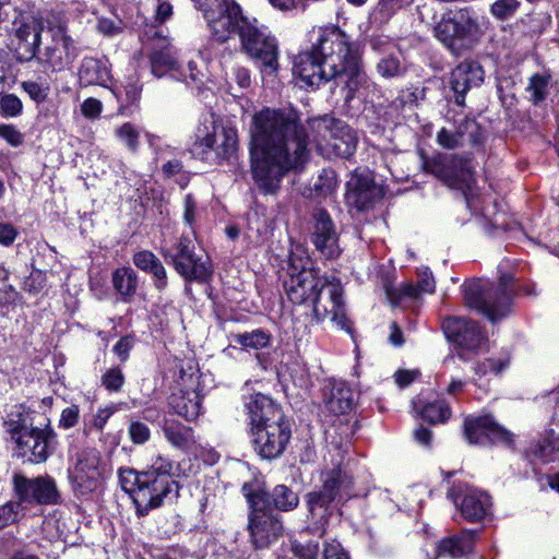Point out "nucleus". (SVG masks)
Listing matches in <instances>:
<instances>
[{
    "label": "nucleus",
    "mask_w": 559,
    "mask_h": 559,
    "mask_svg": "<svg viewBox=\"0 0 559 559\" xmlns=\"http://www.w3.org/2000/svg\"><path fill=\"white\" fill-rule=\"evenodd\" d=\"M454 130L463 145H477L483 140L481 128L474 119L462 118L455 122Z\"/></svg>",
    "instance_id": "nucleus-43"
},
{
    "label": "nucleus",
    "mask_w": 559,
    "mask_h": 559,
    "mask_svg": "<svg viewBox=\"0 0 559 559\" xmlns=\"http://www.w3.org/2000/svg\"><path fill=\"white\" fill-rule=\"evenodd\" d=\"M123 24L121 21H114L107 17H99L97 21V31L106 36H115L122 32Z\"/></svg>",
    "instance_id": "nucleus-62"
},
{
    "label": "nucleus",
    "mask_w": 559,
    "mask_h": 559,
    "mask_svg": "<svg viewBox=\"0 0 559 559\" xmlns=\"http://www.w3.org/2000/svg\"><path fill=\"white\" fill-rule=\"evenodd\" d=\"M323 559H349V557L340 543L332 540L325 544Z\"/></svg>",
    "instance_id": "nucleus-64"
},
{
    "label": "nucleus",
    "mask_w": 559,
    "mask_h": 559,
    "mask_svg": "<svg viewBox=\"0 0 559 559\" xmlns=\"http://www.w3.org/2000/svg\"><path fill=\"white\" fill-rule=\"evenodd\" d=\"M44 29L43 19L31 13H20L13 21L14 51L20 62L35 58Z\"/></svg>",
    "instance_id": "nucleus-20"
},
{
    "label": "nucleus",
    "mask_w": 559,
    "mask_h": 559,
    "mask_svg": "<svg viewBox=\"0 0 559 559\" xmlns=\"http://www.w3.org/2000/svg\"><path fill=\"white\" fill-rule=\"evenodd\" d=\"M139 488L133 489V502L136 514L146 515L151 510L160 507L169 496L177 497L179 486L176 480L160 479L152 474H141L138 478Z\"/></svg>",
    "instance_id": "nucleus-15"
},
{
    "label": "nucleus",
    "mask_w": 559,
    "mask_h": 559,
    "mask_svg": "<svg viewBox=\"0 0 559 559\" xmlns=\"http://www.w3.org/2000/svg\"><path fill=\"white\" fill-rule=\"evenodd\" d=\"M266 510L273 506L275 509L287 512L294 510L299 503L298 495L285 485H277L271 493H266Z\"/></svg>",
    "instance_id": "nucleus-40"
},
{
    "label": "nucleus",
    "mask_w": 559,
    "mask_h": 559,
    "mask_svg": "<svg viewBox=\"0 0 559 559\" xmlns=\"http://www.w3.org/2000/svg\"><path fill=\"white\" fill-rule=\"evenodd\" d=\"M337 188L336 174L332 169H323L311 186L309 197L326 198L335 192Z\"/></svg>",
    "instance_id": "nucleus-44"
},
{
    "label": "nucleus",
    "mask_w": 559,
    "mask_h": 559,
    "mask_svg": "<svg viewBox=\"0 0 559 559\" xmlns=\"http://www.w3.org/2000/svg\"><path fill=\"white\" fill-rule=\"evenodd\" d=\"M464 435L471 444L503 443L510 445L513 442V435L490 415L467 417L464 420Z\"/></svg>",
    "instance_id": "nucleus-22"
},
{
    "label": "nucleus",
    "mask_w": 559,
    "mask_h": 559,
    "mask_svg": "<svg viewBox=\"0 0 559 559\" xmlns=\"http://www.w3.org/2000/svg\"><path fill=\"white\" fill-rule=\"evenodd\" d=\"M254 451L264 460L278 457L286 449L290 437L292 428L289 420L283 416L267 425L251 430Z\"/></svg>",
    "instance_id": "nucleus-17"
},
{
    "label": "nucleus",
    "mask_w": 559,
    "mask_h": 559,
    "mask_svg": "<svg viewBox=\"0 0 559 559\" xmlns=\"http://www.w3.org/2000/svg\"><path fill=\"white\" fill-rule=\"evenodd\" d=\"M354 405V392L344 382H334L325 395V406L334 415L345 414Z\"/></svg>",
    "instance_id": "nucleus-38"
},
{
    "label": "nucleus",
    "mask_w": 559,
    "mask_h": 559,
    "mask_svg": "<svg viewBox=\"0 0 559 559\" xmlns=\"http://www.w3.org/2000/svg\"><path fill=\"white\" fill-rule=\"evenodd\" d=\"M142 86L136 82L132 81L123 86L122 90H117L116 96L119 102H126L127 105L135 104L141 97Z\"/></svg>",
    "instance_id": "nucleus-55"
},
{
    "label": "nucleus",
    "mask_w": 559,
    "mask_h": 559,
    "mask_svg": "<svg viewBox=\"0 0 559 559\" xmlns=\"http://www.w3.org/2000/svg\"><path fill=\"white\" fill-rule=\"evenodd\" d=\"M512 280L511 274H503L499 284L491 288H485L478 280L465 282L461 286L465 305L492 322L506 317L511 310Z\"/></svg>",
    "instance_id": "nucleus-4"
},
{
    "label": "nucleus",
    "mask_w": 559,
    "mask_h": 559,
    "mask_svg": "<svg viewBox=\"0 0 559 559\" xmlns=\"http://www.w3.org/2000/svg\"><path fill=\"white\" fill-rule=\"evenodd\" d=\"M241 491L250 509L249 531L257 548L269 546L283 531L281 521L266 510L267 497L263 490L255 489L253 484L245 483Z\"/></svg>",
    "instance_id": "nucleus-6"
},
{
    "label": "nucleus",
    "mask_w": 559,
    "mask_h": 559,
    "mask_svg": "<svg viewBox=\"0 0 559 559\" xmlns=\"http://www.w3.org/2000/svg\"><path fill=\"white\" fill-rule=\"evenodd\" d=\"M509 365L508 358H488L481 362H478L474 370L479 376H485L487 373L499 374L502 370H504Z\"/></svg>",
    "instance_id": "nucleus-54"
},
{
    "label": "nucleus",
    "mask_w": 559,
    "mask_h": 559,
    "mask_svg": "<svg viewBox=\"0 0 559 559\" xmlns=\"http://www.w3.org/2000/svg\"><path fill=\"white\" fill-rule=\"evenodd\" d=\"M485 26V17L465 7L445 12L435 26V35L453 53L460 55L477 43Z\"/></svg>",
    "instance_id": "nucleus-3"
},
{
    "label": "nucleus",
    "mask_w": 559,
    "mask_h": 559,
    "mask_svg": "<svg viewBox=\"0 0 559 559\" xmlns=\"http://www.w3.org/2000/svg\"><path fill=\"white\" fill-rule=\"evenodd\" d=\"M23 104L14 94H7L0 98V115L3 117H17L22 114Z\"/></svg>",
    "instance_id": "nucleus-53"
},
{
    "label": "nucleus",
    "mask_w": 559,
    "mask_h": 559,
    "mask_svg": "<svg viewBox=\"0 0 559 559\" xmlns=\"http://www.w3.org/2000/svg\"><path fill=\"white\" fill-rule=\"evenodd\" d=\"M163 431L167 441L177 449L189 450L195 443L193 429L175 420H166Z\"/></svg>",
    "instance_id": "nucleus-39"
},
{
    "label": "nucleus",
    "mask_w": 559,
    "mask_h": 559,
    "mask_svg": "<svg viewBox=\"0 0 559 559\" xmlns=\"http://www.w3.org/2000/svg\"><path fill=\"white\" fill-rule=\"evenodd\" d=\"M377 70L383 78L397 76L403 72L400 60L395 57L382 58L377 66Z\"/></svg>",
    "instance_id": "nucleus-56"
},
{
    "label": "nucleus",
    "mask_w": 559,
    "mask_h": 559,
    "mask_svg": "<svg viewBox=\"0 0 559 559\" xmlns=\"http://www.w3.org/2000/svg\"><path fill=\"white\" fill-rule=\"evenodd\" d=\"M12 490L25 508L35 506H56L61 502V492L57 481L48 474L27 477L22 473L12 476Z\"/></svg>",
    "instance_id": "nucleus-9"
},
{
    "label": "nucleus",
    "mask_w": 559,
    "mask_h": 559,
    "mask_svg": "<svg viewBox=\"0 0 559 559\" xmlns=\"http://www.w3.org/2000/svg\"><path fill=\"white\" fill-rule=\"evenodd\" d=\"M4 426L13 443L35 429V413L22 405L15 406L7 415Z\"/></svg>",
    "instance_id": "nucleus-33"
},
{
    "label": "nucleus",
    "mask_w": 559,
    "mask_h": 559,
    "mask_svg": "<svg viewBox=\"0 0 559 559\" xmlns=\"http://www.w3.org/2000/svg\"><path fill=\"white\" fill-rule=\"evenodd\" d=\"M520 4L519 0H497L491 4L490 12L498 20H507L515 14Z\"/></svg>",
    "instance_id": "nucleus-52"
},
{
    "label": "nucleus",
    "mask_w": 559,
    "mask_h": 559,
    "mask_svg": "<svg viewBox=\"0 0 559 559\" xmlns=\"http://www.w3.org/2000/svg\"><path fill=\"white\" fill-rule=\"evenodd\" d=\"M435 280L427 269L419 274V281L417 285L412 283H404L400 287L385 288L386 296L390 301L394 305L402 302L405 299H417L421 294H431L435 292Z\"/></svg>",
    "instance_id": "nucleus-31"
},
{
    "label": "nucleus",
    "mask_w": 559,
    "mask_h": 559,
    "mask_svg": "<svg viewBox=\"0 0 559 559\" xmlns=\"http://www.w3.org/2000/svg\"><path fill=\"white\" fill-rule=\"evenodd\" d=\"M25 509V506L16 498L0 506V530L15 523L20 513Z\"/></svg>",
    "instance_id": "nucleus-50"
},
{
    "label": "nucleus",
    "mask_w": 559,
    "mask_h": 559,
    "mask_svg": "<svg viewBox=\"0 0 559 559\" xmlns=\"http://www.w3.org/2000/svg\"><path fill=\"white\" fill-rule=\"evenodd\" d=\"M180 75L187 83L195 85L202 84L205 76L203 70L199 69L194 61H189L186 70L181 72Z\"/></svg>",
    "instance_id": "nucleus-63"
},
{
    "label": "nucleus",
    "mask_w": 559,
    "mask_h": 559,
    "mask_svg": "<svg viewBox=\"0 0 559 559\" xmlns=\"http://www.w3.org/2000/svg\"><path fill=\"white\" fill-rule=\"evenodd\" d=\"M128 432L130 439L135 444H143L151 437L150 428L141 421H131L128 428Z\"/></svg>",
    "instance_id": "nucleus-59"
},
{
    "label": "nucleus",
    "mask_w": 559,
    "mask_h": 559,
    "mask_svg": "<svg viewBox=\"0 0 559 559\" xmlns=\"http://www.w3.org/2000/svg\"><path fill=\"white\" fill-rule=\"evenodd\" d=\"M134 346V337L131 335L122 336L112 347V352L119 358L120 361L124 362L129 358L130 350Z\"/></svg>",
    "instance_id": "nucleus-61"
},
{
    "label": "nucleus",
    "mask_w": 559,
    "mask_h": 559,
    "mask_svg": "<svg viewBox=\"0 0 559 559\" xmlns=\"http://www.w3.org/2000/svg\"><path fill=\"white\" fill-rule=\"evenodd\" d=\"M313 221L312 242L316 249L320 251L325 259L337 258L341 254V248L338 246V236L330 214L323 209H318L313 213Z\"/></svg>",
    "instance_id": "nucleus-24"
},
{
    "label": "nucleus",
    "mask_w": 559,
    "mask_h": 559,
    "mask_svg": "<svg viewBox=\"0 0 559 559\" xmlns=\"http://www.w3.org/2000/svg\"><path fill=\"white\" fill-rule=\"evenodd\" d=\"M57 436L49 423L32 429L14 443V454L24 462L40 464L56 451Z\"/></svg>",
    "instance_id": "nucleus-16"
},
{
    "label": "nucleus",
    "mask_w": 559,
    "mask_h": 559,
    "mask_svg": "<svg viewBox=\"0 0 559 559\" xmlns=\"http://www.w3.org/2000/svg\"><path fill=\"white\" fill-rule=\"evenodd\" d=\"M474 548V534L463 531L460 534L442 538L436 548L437 556L457 559L472 552Z\"/></svg>",
    "instance_id": "nucleus-35"
},
{
    "label": "nucleus",
    "mask_w": 559,
    "mask_h": 559,
    "mask_svg": "<svg viewBox=\"0 0 559 559\" xmlns=\"http://www.w3.org/2000/svg\"><path fill=\"white\" fill-rule=\"evenodd\" d=\"M126 377L119 366L110 367L100 377V383L109 393H118L122 390Z\"/></svg>",
    "instance_id": "nucleus-48"
},
{
    "label": "nucleus",
    "mask_w": 559,
    "mask_h": 559,
    "mask_svg": "<svg viewBox=\"0 0 559 559\" xmlns=\"http://www.w3.org/2000/svg\"><path fill=\"white\" fill-rule=\"evenodd\" d=\"M123 403H110L104 407H99L92 418L85 423L84 431L90 433L93 431L100 432L105 428L108 419L118 411L121 409Z\"/></svg>",
    "instance_id": "nucleus-46"
},
{
    "label": "nucleus",
    "mask_w": 559,
    "mask_h": 559,
    "mask_svg": "<svg viewBox=\"0 0 559 559\" xmlns=\"http://www.w3.org/2000/svg\"><path fill=\"white\" fill-rule=\"evenodd\" d=\"M549 76L534 74L531 76L526 91L530 93V100L533 104L543 102L548 94Z\"/></svg>",
    "instance_id": "nucleus-49"
},
{
    "label": "nucleus",
    "mask_w": 559,
    "mask_h": 559,
    "mask_svg": "<svg viewBox=\"0 0 559 559\" xmlns=\"http://www.w3.org/2000/svg\"><path fill=\"white\" fill-rule=\"evenodd\" d=\"M133 264L152 276L154 287L159 293L168 286L167 271L159 258L150 250H140L132 257Z\"/></svg>",
    "instance_id": "nucleus-32"
},
{
    "label": "nucleus",
    "mask_w": 559,
    "mask_h": 559,
    "mask_svg": "<svg viewBox=\"0 0 559 559\" xmlns=\"http://www.w3.org/2000/svg\"><path fill=\"white\" fill-rule=\"evenodd\" d=\"M0 138L13 147H17L24 142V134L13 124H0Z\"/></svg>",
    "instance_id": "nucleus-58"
},
{
    "label": "nucleus",
    "mask_w": 559,
    "mask_h": 559,
    "mask_svg": "<svg viewBox=\"0 0 559 559\" xmlns=\"http://www.w3.org/2000/svg\"><path fill=\"white\" fill-rule=\"evenodd\" d=\"M345 200L348 206L358 211L372 207L374 203L384 197L381 186L376 185L369 171L355 170L346 183Z\"/></svg>",
    "instance_id": "nucleus-23"
},
{
    "label": "nucleus",
    "mask_w": 559,
    "mask_h": 559,
    "mask_svg": "<svg viewBox=\"0 0 559 559\" xmlns=\"http://www.w3.org/2000/svg\"><path fill=\"white\" fill-rule=\"evenodd\" d=\"M111 284L123 302H130L136 294L139 275L131 266H120L111 273Z\"/></svg>",
    "instance_id": "nucleus-37"
},
{
    "label": "nucleus",
    "mask_w": 559,
    "mask_h": 559,
    "mask_svg": "<svg viewBox=\"0 0 559 559\" xmlns=\"http://www.w3.org/2000/svg\"><path fill=\"white\" fill-rule=\"evenodd\" d=\"M240 41L245 51L260 62L264 74H274L278 68V49L276 39L267 33L266 27L258 26L253 19L241 28Z\"/></svg>",
    "instance_id": "nucleus-10"
},
{
    "label": "nucleus",
    "mask_w": 559,
    "mask_h": 559,
    "mask_svg": "<svg viewBox=\"0 0 559 559\" xmlns=\"http://www.w3.org/2000/svg\"><path fill=\"white\" fill-rule=\"evenodd\" d=\"M423 167L427 173L432 174L452 188L469 187L473 180L469 160L456 155H438L432 158H425Z\"/></svg>",
    "instance_id": "nucleus-21"
},
{
    "label": "nucleus",
    "mask_w": 559,
    "mask_h": 559,
    "mask_svg": "<svg viewBox=\"0 0 559 559\" xmlns=\"http://www.w3.org/2000/svg\"><path fill=\"white\" fill-rule=\"evenodd\" d=\"M420 415L430 424H440L450 418L451 409L444 401H436L424 405Z\"/></svg>",
    "instance_id": "nucleus-47"
},
{
    "label": "nucleus",
    "mask_w": 559,
    "mask_h": 559,
    "mask_svg": "<svg viewBox=\"0 0 559 559\" xmlns=\"http://www.w3.org/2000/svg\"><path fill=\"white\" fill-rule=\"evenodd\" d=\"M203 396L199 389H177L169 396V406L175 414L188 421L197 419L202 414Z\"/></svg>",
    "instance_id": "nucleus-29"
},
{
    "label": "nucleus",
    "mask_w": 559,
    "mask_h": 559,
    "mask_svg": "<svg viewBox=\"0 0 559 559\" xmlns=\"http://www.w3.org/2000/svg\"><path fill=\"white\" fill-rule=\"evenodd\" d=\"M103 111V104L99 99L94 97L86 98L81 105V112L87 119L99 118Z\"/></svg>",
    "instance_id": "nucleus-60"
},
{
    "label": "nucleus",
    "mask_w": 559,
    "mask_h": 559,
    "mask_svg": "<svg viewBox=\"0 0 559 559\" xmlns=\"http://www.w3.org/2000/svg\"><path fill=\"white\" fill-rule=\"evenodd\" d=\"M454 503L460 508L462 516L469 522L485 519L491 506L489 496L474 488H467L462 499L459 501L456 497Z\"/></svg>",
    "instance_id": "nucleus-30"
},
{
    "label": "nucleus",
    "mask_w": 559,
    "mask_h": 559,
    "mask_svg": "<svg viewBox=\"0 0 559 559\" xmlns=\"http://www.w3.org/2000/svg\"><path fill=\"white\" fill-rule=\"evenodd\" d=\"M216 5H211L203 14L212 36L222 43L234 34L240 37L242 26L249 25L252 20L242 14L240 5L234 0H219Z\"/></svg>",
    "instance_id": "nucleus-12"
},
{
    "label": "nucleus",
    "mask_w": 559,
    "mask_h": 559,
    "mask_svg": "<svg viewBox=\"0 0 559 559\" xmlns=\"http://www.w3.org/2000/svg\"><path fill=\"white\" fill-rule=\"evenodd\" d=\"M224 127L213 112L201 115L191 136V154L201 160L209 159L215 139Z\"/></svg>",
    "instance_id": "nucleus-25"
},
{
    "label": "nucleus",
    "mask_w": 559,
    "mask_h": 559,
    "mask_svg": "<svg viewBox=\"0 0 559 559\" xmlns=\"http://www.w3.org/2000/svg\"><path fill=\"white\" fill-rule=\"evenodd\" d=\"M49 33L50 40L44 45L43 49L38 48L35 58L44 67L59 72L73 62L78 57V50L73 39L63 27L50 28Z\"/></svg>",
    "instance_id": "nucleus-19"
},
{
    "label": "nucleus",
    "mask_w": 559,
    "mask_h": 559,
    "mask_svg": "<svg viewBox=\"0 0 559 559\" xmlns=\"http://www.w3.org/2000/svg\"><path fill=\"white\" fill-rule=\"evenodd\" d=\"M102 456L96 449L81 451L68 467V479L76 497H85L102 485Z\"/></svg>",
    "instance_id": "nucleus-11"
},
{
    "label": "nucleus",
    "mask_w": 559,
    "mask_h": 559,
    "mask_svg": "<svg viewBox=\"0 0 559 559\" xmlns=\"http://www.w3.org/2000/svg\"><path fill=\"white\" fill-rule=\"evenodd\" d=\"M148 39H157L158 44L150 56L152 73L162 78L168 72L178 70L177 53L174 46L166 36H163L158 29H150L145 32Z\"/></svg>",
    "instance_id": "nucleus-27"
},
{
    "label": "nucleus",
    "mask_w": 559,
    "mask_h": 559,
    "mask_svg": "<svg viewBox=\"0 0 559 559\" xmlns=\"http://www.w3.org/2000/svg\"><path fill=\"white\" fill-rule=\"evenodd\" d=\"M310 158L309 138L294 108H264L250 127V168L263 194H275L283 177L299 171Z\"/></svg>",
    "instance_id": "nucleus-1"
},
{
    "label": "nucleus",
    "mask_w": 559,
    "mask_h": 559,
    "mask_svg": "<svg viewBox=\"0 0 559 559\" xmlns=\"http://www.w3.org/2000/svg\"><path fill=\"white\" fill-rule=\"evenodd\" d=\"M316 43L311 50L298 53L293 72L308 87L335 80L347 90L346 100L367 84V75L361 70L358 49L348 36L337 26H323L312 29Z\"/></svg>",
    "instance_id": "nucleus-2"
},
{
    "label": "nucleus",
    "mask_w": 559,
    "mask_h": 559,
    "mask_svg": "<svg viewBox=\"0 0 559 559\" xmlns=\"http://www.w3.org/2000/svg\"><path fill=\"white\" fill-rule=\"evenodd\" d=\"M484 81V71L481 67L473 62H462L452 72L450 85L455 93V103L459 106L464 105L465 94L474 86Z\"/></svg>",
    "instance_id": "nucleus-28"
},
{
    "label": "nucleus",
    "mask_w": 559,
    "mask_h": 559,
    "mask_svg": "<svg viewBox=\"0 0 559 559\" xmlns=\"http://www.w3.org/2000/svg\"><path fill=\"white\" fill-rule=\"evenodd\" d=\"M238 151V132L236 128L225 126L215 139L209 159L203 162L222 164L235 157Z\"/></svg>",
    "instance_id": "nucleus-34"
},
{
    "label": "nucleus",
    "mask_w": 559,
    "mask_h": 559,
    "mask_svg": "<svg viewBox=\"0 0 559 559\" xmlns=\"http://www.w3.org/2000/svg\"><path fill=\"white\" fill-rule=\"evenodd\" d=\"M288 278L284 287L288 299L296 305L311 302L320 289L326 285L325 276H319L311 260L305 255L292 253L287 269Z\"/></svg>",
    "instance_id": "nucleus-7"
},
{
    "label": "nucleus",
    "mask_w": 559,
    "mask_h": 559,
    "mask_svg": "<svg viewBox=\"0 0 559 559\" xmlns=\"http://www.w3.org/2000/svg\"><path fill=\"white\" fill-rule=\"evenodd\" d=\"M234 342L240 345L243 349H262L271 344V334L262 329H257L251 332L237 333L233 336Z\"/></svg>",
    "instance_id": "nucleus-42"
},
{
    "label": "nucleus",
    "mask_w": 559,
    "mask_h": 559,
    "mask_svg": "<svg viewBox=\"0 0 559 559\" xmlns=\"http://www.w3.org/2000/svg\"><path fill=\"white\" fill-rule=\"evenodd\" d=\"M177 465L167 455L156 454L152 457L150 465L141 474H152L160 479L175 480Z\"/></svg>",
    "instance_id": "nucleus-41"
},
{
    "label": "nucleus",
    "mask_w": 559,
    "mask_h": 559,
    "mask_svg": "<svg viewBox=\"0 0 559 559\" xmlns=\"http://www.w3.org/2000/svg\"><path fill=\"white\" fill-rule=\"evenodd\" d=\"M437 142L447 150H454L464 146L454 129L442 128L437 134Z\"/></svg>",
    "instance_id": "nucleus-57"
},
{
    "label": "nucleus",
    "mask_w": 559,
    "mask_h": 559,
    "mask_svg": "<svg viewBox=\"0 0 559 559\" xmlns=\"http://www.w3.org/2000/svg\"><path fill=\"white\" fill-rule=\"evenodd\" d=\"M160 253L188 282L205 283L213 274L210 258L195 254L193 241L189 236H181L173 247L163 248Z\"/></svg>",
    "instance_id": "nucleus-8"
},
{
    "label": "nucleus",
    "mask_w": 559,
    "mask_h": 559,
    "mask_svg": "<svg viewBox=\"0 0 559 559\" xmlns=\"http://www.w3.org/2000/svg\"><path fill=\"white\" fill-rule=\"evenodd\" d=\"M79 80L84 86L105 85L110 80V70L107 61L85 57L79 69Z\"/></svg>",
    "instance_id": "nucleus-36"
},
{
    "label": "nucleus",
    "mask_w": 559,
    "mask_h": 559,
    "mask_svg": "<svg viewBox=\"0 0 559 559\" xmlns=\"http://www.w3.org/2000/svg\"><path fill=\"white\" fill-rule=\"evenodd\" d=\"M115 135L119 141L124 143L131 152L138 151L140 133L132 123L126 122L117 128Z\"/></svg>",
    "instance_id": "nucleus-51"
},
{
    "label": "nucleus",
    "mask_w": 559,
    "mask_h": 559,
    "mask_svg": "<svg viewBox=\"0 0 559 559\" xmlns=\"http://www.w3.org/2000/svg\"><path fill=\"white\" fill-rule=\"evenodd\" d=\"M178 376L176 378L177 389H199L200 380L198 376L197 364L192 359L180 361L177 366Z\"/></svg>",
    "instance_id": "nucleus-45"
},
{
    "label": "nucleus",
    "mask_w": 559,
    "mask_h": 559,
    "mask_svg": "<svg viewBox=\"0 0 559 559\" xmlns=\"http://www.w3.org/2000/svg\"><path fill=\"white\" fill-rule=\"evenodd\" d=\"M445 337L459 347L457 356L468 360L469 354H476L487 338L477 322L459 317H449L442 322Z\"/></svg>",
    "instance_id": "nucleus-14"
},
{
    "label": "nucleus",
    "mask_w": 559,
    "mask_h": 559,
    "mask_svg": "<svg viewBox=\"0 0 559 559\" xmlns=\"http://www.w3.org/2000/svg\"><path fill=\"white\" fill-rule=\"evenodd\" d=\"M311 305L316 321L320 322L331 317V320L338 326L348 329L343 300V286L338 278L328 277L326 285L311 300Z\"/></svg>",
    "instance_id": "nucleus-18"
},
{
    "label": "nucleus",
    "mask_w": 559,
    "mask_h": 559,
    "mask_svg": "<svg viewBox=\"0 0 559 559\" xmlns=\"http://www.w3.org/2000/svg\"><path fill=\"white\" fill-rule=\"evenodd\" d=\"M309 126L314 133L317 150L322 156L348 158L355 153L357 135L343 121L323 116L311 119Z\"/></svg>",
    "instance_id": "nucleus-5"
},
{
    "label": "nucleus",
    "mask_w": 559,
    "mask_h": 559,
    "mask_svg": "<svg viewBox=\"0 0 559 559\" xmlns=\"http://www.w3.org/2000/svg\"><path fill=\"white\" fill-rule=\"evenodd\" d=\"M243 406L250 431L285 416L281 407L270 396L262 393L246 396Z\"/></svg>",
    "instance_id": "nucleus-26"
},
{
    "label": "nucleus",
    "mask_w": 559,
    "mask_h": 559,
    "mask_svg": "<svg viewBox=\"0 0 559 559\" xmlns=\"http://www.w3.org/2000/svg\"><path fill=\"white\" fill-rule=\"evenodd\" d=\"M352 479L341 469H332L325 477L322 489L311 491L306 496V502L312 520L317 524L326 522L331 503L341 492L349 495Z\"/></svg>",
    "instance_id": "nucleus-13"
}]
</instances>
